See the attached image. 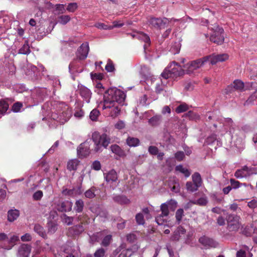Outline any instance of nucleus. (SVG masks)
<instances>
[{"label": "nucleus", "instance_id": "f257e3e1", "mask_svg": "<svg viewBox=\"0 0 257 257\" xmlns=\"http://www.w3.org/2000/svg\"><path fill=\"white\" fill-rule=\"evenodd\" d=\"M124 93L116 88H110L107 90L103 95V103L102 109H109V115L114 118L120 111V104L125 99Z\"/></svg>", "mask_w": 257, "mask_h": 257}, {"label": "nucleus", "instance_id": "f03ea898", "mask_svg": "<svg viewBox=\"0 0 257 257\" xmlns=\"http://www.w3.org/2000/svg\"><path fill=\"white\" fill-rule=\"evenodd\" d=\"M92 139L95 145L94 151L96 153L102 152V148H106L111 143L110 136L105 133L100 135L98 132H94L92 134Z\"/></svg>", "mask_w": 257, "mask_h": 257}, {"label": "nucleus", "instance_id": "7ed1b4c3", "mask_svg": "<svg viewBox=\"0 0 257 257\" xmlns=\"http://www.w3.org/2000/svg\"><path fill=\"white\" fill-rule=\"evenodd\" d=\"M184 74V70L181 66L175 62L172 63L167 68H166L161 76L164 79H167L169 78H176Z\"/></svg>", "mask_w": 257, "mask_h": 257}, {"label": "nucleus", "instance_id": "20e7f679", "mask_svg": "<svg viewBox=\"0 0 257 257\" xmlns=\"http://www.w3.org/2000/svg\"><path fill=\"white\" fill-rule=\"evenodd\" d=\"M170 22L166 18L150 17L148 19L147 23L151 28L161 30L168 26Z\"/></svg>", "mask_w": 257, "mask_h": 257}, {"label": "nucleus", "instance_id": "39448f33", "mask_svg": "<svg viewBox=\"0 0 257 257\" xmlns=\"http://www.w3.org/2000/svg\"><path fill=\"white\" fill-rule=\"evenodd\" d=\"M208 61V57H203L196 60L192 61L184 66V72L187 74H191L194 71L200 68L204 63Z\"/></svg>", "mask_w": 257, "mask_h": 257}, {"label": "nucleus", "instance_id": "423d86ee", "mask_svg": "<svg viewBox=\"0 0 257 257\" xmlns=\"http://www.w3.org/2000/svg\"><path fill=\"white\" fill-rule=\"evenodd\" d=\"M213 33L210 36V40L211 42L218 45L222 44L224 40V37L222 35L224 30L218 26H215L212 28Z\"/></svg>", "mask_w": 257, "mask_h": 257}, {"label": "nucleus", "instance_id": "0eeeda50", "mask_svg": "<svg viewBox=\"0 0 257 257\" xmlns=\"http://www.w3.org/2000/svg\"><path fill=\"white\" fill-rule=\"evenodd\" d=\"M239 217L237 215L229 214L227 216V228L229 231H236L240 227Z\"/></svg>", "mask_w": 257, "mask_h": 257}, {"label": "nucleus", "instance_id": "6e6552de", "mask_svg": "<svg viewBox=\"0 0 257 257\" xmlns=\"http://www.w3.org/2000/svg\"><path fill=\"white\" fill-rule=\"evenodd\" d=\"M77 91L83 100L86 102H90L92 92L89 89L82 84H78Z\"/></svg>", "mask_w": 257, "mask_h": 257}, {"label": "nucleus", "instance_id": "1a4fd4ad", "mask_svg": "<svg viewBox=\"0 0 257 257\" xmlns=\"http://www.w3.org/2000/svg\"><path fill=\"white\" fill-rule=\"evenodd\" d=\"M104 177L107 183L112 187V189H114L116 185L113 186L112 184L116 182L118 178L116 171L114 170H111L106 173H104Z\"/></svg>", "mask_w": 257, "mask_h": 257}, {"label": "nucleus", "instance_id": "9d476101", "mask_svg": "<svg viewBox=\"0 0 257 257\" xmlns=\"http://www.w3.org/2000/svg\"><path fill=\"white\" fill-rule=\"evenodd\" d=\"M90 152L89 145L87 142L81 144L77 148V154L80 158L87 157L89 155Z\"/></svg>", "mask_w": 257, "mask_h": 257}, {"label": "nucleus", "instance_id": "9b49d317", "mask_svg": "<svg viewBox=\"0 0 257 257\" xmlns=\"http://www.w3.org/2000/svg\"><path fill=\"white\" fill-rule=\"evenodd\" d=\"M199 242L203 246L208 247H216L218 243L217 241L211 238H209L206 236H203L199 239Z\"/></svg>", "mask_w": 257, "mask_h": 257}, {"label": "nucleus", "instance_id": "f8f14e48", "mask_svg": "<svg viewBox=\"0 0 257 257\" xmlns=\"http://www.w3.org/2000/svg\"><path fill=\"white\" fill-rule=\"evenodd\" d=\"M206 57H208V60H210L212 65H214L219 62H223L227 60L229 56L227 54H221L217 55H212Z\"/></svg>", "mask_w": 257, "mask_h": 257}, {"label": "nucleus", "instance_id": "ddd939ff", "mask_svg": "<svg viewBox=\"0 0 257 257\" xmlns=\"http://www.w3.org/2000/svg\"><path fill=\"white\" fill-rule=\"evenodd\" d=\"M89 48L88 43H83L78 49L77 57L80 60L86 59L87 56Z\"/></svg>", "mask_w": 257, "mask_h": 257}, {"label": "nucleus", "instance_id": "4468645a", "mask_svg": "<svg viewBox=\"0 0 257 257\" xmlns=\"http://www.w3.org/2000/svg\"><path fill=\"white\" fill-rule=\"evenodd\" d=\"M31 250V246L28 244H23L19 248L17 256L18 257H29Z\"/></svg>", "mask_w": 257, "mask_h": 257}, {"label": "nucleus", "instance_id": "2eb2a0df", "mask_svg": "<svg viewBox=\"0 0 257 257\" xmlns=\"http://www.w3.org/2000/svg\"><path fill=\"white\" fill-rule=\"evenodd\" d=\"M244 83L242 81L239 80H235L232 84L227 87V90L229 92H231L233 89L242 91L244 90Z\"/></svg>", "mask_w": 257, "mask_h": 257}, {"label": "nucleus", "instance_id": "dca6fc26", "mask_svg": "<svg viewBox=\"0 0 257 257\" xmlns=\"http://www.w3.org/2000/svg\"><path fill=\"white\" fill-rule=\"evenodd\" d=\"M72 203L69 201H62L57 205V209L61 212L70 211L72 209Z\"/></svg>", "mask_w": 257, "mask_h": 257}, {"label": "nucleus", "instance_id": "f3484780", "mask_svg": "<svg viewBox=\"0 0 257 257\" xmlns=\"http://www.w3.org/2000/svg\"><path fill=\"white\" fill-rule=\"evenodd\" d=\"M84 227L82 224L74 225L68 229V234L70 235H78L84 231Z\"/></svg>", "mask_w": 257, "mask_h": 257}, {"label": "nucleus", "instance_id": "a211bd4d", "mask_svg": "<svg viewBox=\"0 0 257 257\" xmlns=\"http://www.w3.org/2000/svg\"><path fill=\"white\" fill-rule=\"evenodd\" d=\"M18 240L19 237L13 235L10 238L8 237L7 244L2 243L1 247L4 249L10 250L14 246Z\"/></svg>", "mask_w": 257, "mask_h": 257}, {"label": "nucleus", "instance_id": "6ab92c4d", "mask_svg": "<svg viewBox=\"0 0 257 257\" xmlns=\"http://www.w3.org/2000/svg\"><path fill=\"white\" fill-rule=\"evenodd\" d=\"M185 233L186 229L182 226H179L173 232L171 239L173 241H178L181 237V235L184 234Z\"/></svg>", "mask_w": 257, "mask_h": 257}, {"label": "nucleus", "instance_id": "aec40b11", "mask_svg": "<svg viewBox=\"0 0 257 257\" xmlns=\"http://www.w3.org/2000/svg\"><path fill=\"white\" fill-rule=\"evenodd\" d=\"M113 200L120 205H126L131 202L130 200L127 197L122 195L114 196L113 197Z\"/></svg>", "mask_w": 257, "mask_h": 257}, {"label": "nucleus", "instance_id": "412c9836", "mask_svg": "<svg viewBox=\"0 0 257 257\" xmlns=\"http://www.w3.org/2000/svg\"><path fill=\"white\" fill-rule=\"evenodd\" d=\"M137 36H138V39L141 40L145 43V44L144 46V48L145 50H146L147 49V48L150 44V37L146 34H145L143 32H139Z\"/></svg>", "mask_w": 257, "mask_h": 257}, {"label": "nucleus", "instance_id": "4be33fe9", "mask_svg": "<svg viewBox=\"0 0 257 257\" xmlns=\"http://www.w3.org/2000/svg\"><path fill=\"white\" fill-rule=\"evenodd\" d=\"M126 143L130 147H136L140 145V141L137 138L129 136L126 140Z\"/></svg>", "mask_w": 257, "mask_h": 257}, {"label": "nucleus", "instance_id": "5701e85b", "mask_svg": "<svg viewBox=\"0 0 257 257\" xmlns=\"http://www.w3.org/2000/svg\"><path fill=\"white\" fill-rule=\"evenodd\" d=\"M20 213L18 210H10L8 212V220L10 222H13L17 219Z\"/></svg>", "mask_w": 257, "mask_h": 257}, {"label": "nucleus", "instance_id": "b1692460", "mask_svg": "<svg viewBox=\"0 0 257 257\" xmlns=\"http://www.w3.org/2000/svg\"><path fill=\"white\" fill-rule=\"evenodd\" d=\"M110 149L112 153L120 157L125 156V152L122 150L119 146L117 145H111Z\"/></svg>", "mask_w": 257, "mask_h": 257}, {"label": "nucleus", "instance_id": "393cba45", "mask_svg": "<svg viewBox=\"0 0 257 257\" xmlns=\"http://www.w3.org/2000/svg\"><path fill=\"white\" fill-rule=\"evenodd\" d=\"M63 194L66 195L73 196L77 194H81L82 191L81 190V187H79L77 189H67L64 190L62 192Z\"/></svg>", "mask_w": 257, "mask_h": 257}, {"label": "nucleus", "instance_id": "a878e982", "mask_svg": "<svg viewBox=\"0 0 257 257\" xmlns=\"http://www.w3.org/2000/svg\"><path fill=\"white\" fill-rule=\"evenodd\" d=\"M84 206V201L82 199H78L75 202L74 209L76 213H80L82 212Z\"/></svg>", "mask_w": 257, "mask_h": 257}, {"label": "nucleus", "instance_id": "bb28decb", "mask_svg": "<svg viewBox=\"0 0 257 257\" xmlns=\"http://www.w3.org/2000/svg\"><path fill=\"white\" fill-rule=\"evenodd\" d=\"M34 230L35 232L38 233L40 236L43 238H45L47 237L46 233L44 228L39 224H35L34 227Z\"/></svg>", "mask_w": 257, "mask_h": 257}, {"label": "nucleus", "instance_id": "cd10ccee", "mask_svg": "<svg viewBox=\"0 0 257 257\" xmlns=\"http://www.w3.org/2000/svg\"><path fill=\"white\" fill-rule=\"evenodd\" d=\"M193 182L200 187L202 183V180L200 174L198 172L194 173L192 176Z\"/></svg>", "mask_w": 257, "mask_h": 257}, {"label": "nucleus", "instance_id": "c85d7f7f", "mask_svg": "<svg viewBox=\"0 0 257 257\" xmlns=\"http://www.w3.org/2000/svg\"><path fill=\"white\" fill-rule=\"evenodd\" d=\"M257 98V89L254 91L244 102V106H247L253 104L254 101Z\"/></svg>", "mask_w": 257, "mask_h": 257}, {"label": "nucleus", "instance_id": "c756f323", "mask_svg": "<svg viewBox=\"0 0 257 257\" xmlns=\"http://www.w3.org/2000/svg\"><path fill=\"white\" fill-rule=\"evenodd\" d=\"M162 120V116L160 115H156L151 117L149 120L150 124L153 126H157L159 125Z\"/></svg>", "mask_w": 257, "mask_h": 257}, {"label": "nucleus", "instance_id": "7c9ffc66", "mask_svg": "<svg viewBox=\"0 0 257 257\" xmlns=\"http://www.w3.org/2000/svg\"><path fill=\"white\" fill-rule=\"evenodd\" d=\"M175 170L183 174L186 178L189 177L191 174L190 171L181 165L176 166Z\"/></svg>", "mask_w": 257, "mask_h": 257}, {"label": "nucleus", "instance_id": "2f4dec72", "mask_svg": "<svg viewBox=\"0 0 257 257\" xmlns=\"http://www.w3.org/2000/svg\"><path fill=\"white\" fill-rule=\"evenodd\" d=\"M61 217L62 221L67 225H72L74 219V217L68 216L66 214L62 215Z\"/></svg>", "mask_w": 257, "mask_h": 257}, {"label": "nucleus", "instance_id": "473e14b6", "mask_svg": "<svg viewBox=\"0 0 257 257\" xmlns=\"http://www.w3.org/2000/svg\"><path fill=\"white\" fill-rule=\"evenodd\" d=\"M96 190V188L95 187H92L84 193L85 197L92 199L95 196V192Z\"/></svg>", "mask_w": 257, "mask_h": 257}, {"label": "nucleus", "instance_id": "72a5a7b5", "mask_svg": "<svg viewBox=\"0 0 257 257\" xmlns=\"http://www.w3.org/2000/svg\"><path fill=\"white\" fill-rule=\"evenodd\" d=\"M78 163V161L76 159L69 161L67 164V169L70 171L76 170Z\"/></svg>", "mask_w": 257, "mask_h": 257}, {"label": "nucleus", "instance_id": "f704fd0d", "mask_svg": "<svg viewBox=\"0 0 257 257\" xmlns=\"http://www.w3.org/2000/svg\"><path fill=\"white\" fill-rule=\"evenodd\" d=\"M30 52V47L28 42L26 41L23 46L20 49L19 53L22 54H28Z\"/></svg>", "mask_w": 257, "mask_h": 257}, {"label": "nucleus", "instance_id": "c9c22d12", "mask_svg": "<svg viewBox=\"0 0 257 257\" xmlns=\"http://www.w3.org/2000/svg\"><path fill=\"white\" fill-rule=\"evenodd\" d=\"M186 186L187 190L191 192L197 191L199 188L195 183L191 181L187 182Z\"/></svg>", "mask_w": 257, "mask_h": 257}, {"label": "nucleus", "instance_id": "e433bc0d", "mask_svg": "<svg viewBox=\"0 0 257 257\" xmlns=\"http://www.w3.org/2000/svg\"><path fill=\"white\" fill-rule=\"evenodd\" d=\"M9 108L8 103L4 100H0V114L5 113Z\"/></svg>", "mask_w": 257, "mask_h": 257}, {"label": "nucleus", "instance_id": "4c0bfd02", "mask_svg": "<svg viewBox=\"0 0 257 257\" xmlns=\"http://www.w3.org/2000/svg\"><path fill=\"white\" fill-rule=\"evenodd\" d=\"M168 205L166 203L162 204L161 205V215L162 216H167L169 214Z\"/></svg>", "mask_w": 257, "mask_h": 257}, {"label": "nucleus", "instance_id": "58836bf2", "mask_svg": "<svg viewBox=\"0 0 257 257\" xmlns=\"http://www.w3.org/2000/svg\"><path fill=\"white\" fill-rule=\"evenodd\" d=\"M58 22L62 25L66 24L70 20V17L68 15H62L58 18Z\"/></svg>", "mask_w": 257, "mask_h": 257}, {"label": "nucleus", "instance_id": "ea45409f", "mask_svg": "<svg viewBox=\"0 0 257 257\" xmlns=\"http://www.w3.org/2000/svg\"><path fill=\"white\" fill-rule=\"evenodd\" d=\"M194 204H197L201 206H205L207 204L208 201L206 197H201L198 200L191 202Z\"/></svg>", "mask_w": 257, "mask_h": 257}, {"label": "nucleus", "instance_id": "a19ab883", "mask_svg": "<svg viewBox=\"0 0 257 257\" xmlns=\"http://www.w3.org/2000/svg\"><path fill=\"white\" fill-rule=\"evenodd\" d=\"M184 216V210L183 209L180 208L178 209L176 212L175 217L178 224L181 222L182 217Z\"/></svg>", "mask_w": 257, "mask_h": 257}, {"label": "nucleus", "instance_id": "79ce46f5", "mask_svg": "<svg viewBox=\"0 0 257 257\" xmlns=\"http://www.w3.org/2000/svg\"><path fill=\"white\" fill-rule=\"evenodd\" d=\"M100 112L97 109H93L90 113L89 117L90 118L92 121H95L97 120L98 116L99 115Z\"/></svg>", "mask_w": 257, "mask_h": 257}, {"label": "nucleus", "instance_id": "37998d69", "mask_svg": "<svg viewBox=\"0 0 257 257\" xmlns=\"http://www.w3.org/2000/svg\"><path fill=\"white\" fill-rule=\"evenodd\" d=\"M112 240V236L111 235H107L105 236L102 241L101 244L104 246H107L110 244L111 241Z\"/></svg>", "mask_w": 257, "mask_h": 257}, {"label": "nucleus", "instance_id": "c03bdc74", "mask_svg": "<svg viewBox=\"0 0 257 257\" xmlns=\"http://www.w3.org/2000/svg\"><path fill=\"white\" fill-rule=\"evenodd\" d=\"M77 4L76 3H72L68 5L66 10L69 12L73 13L77 10Z\"/></svg>", "mask_w": 257, "mask_h": 257}, {"label": "nucleus", "instance_id": "a18cd8bd", "mask_svg": "<svg viewBox=\"0 0 257 257\" xmlns=\"http://www.w3.org/2000/svg\"><path fill=\"white\" fill-rule=\"evenodd\" d=\"M87 219H88V216L85 214H82L79 215L76 218L77 221L80 223V224H82V225L83 223H84L85 222H86Z\"/></svg>", "mask_w": 257, "mask_h": 257}, {"label": "nucleus", "instance_id": "49530a36", "mask_svg": "<svg viewBox=\"0 0 257 257\" xmlns=\"http://www.w3.org/2000/svg\"><path fill=\"white\" fill-rule=\"evenodd\" d=\"M188 109V106L186 104H182L176 108V111L177 113H179L187 110Z\"/></svg>", "mask_w": 257, "mask_h": 257}, {"label": "nucleus", "instance_id": "de8ad7c7", "mask_svg": "<svg viewBox=\"0 0 257 257\" xmlns=\"http://www.w3.org/2000/svg\"><path fill=\"white\" fill-rule=\"evenodd\" d=\"M95 27L99 29L103 30H111L113 29V27L111 26H107L103 23H98L95 25Z\"/></svg>", "mask_w": 257, "mask_h": 257}, {"label": "nucleus", "instance_id": "09e8293b", "mask_svg": "<svg viewBox=\"0 0 257 257\" xmlns=\"http://www.w3.org/2000/svg\"><path fill=\"white\" fill-rule=\"evenodd\" d=\"M136 219L137 222L140 225H143L145 223L144 216L142 213H138L136 215Z\"/></svg>", "mask_w": 257, "mask_h": 257}, {"label": "nucleus", "instance_id": "8fccbe9b", "mask_svg": "<svg viewBox=\"0 0 257 257\" xmlns=\"http://www.w3.org/2000/svg\"><path fill=\"white\" fill-rule=\"evenodd\" d=\"M42 3L44 4V7L41 9L40 8V10H43L44 9H51L54 8V5L49 2L46 1L45 0H42Z\"/></svg>", "mask_w": 257, "mask_h": 257}, {"label": "nucleus", "instance_id": "3c124183", "mask_svg": "<svg viewBox=\"0 0 257 257\" xmlns=\"http://www.w3.org/2000/svg\"><path fill=\"white\" fill-rule=\"evenodd\" d=\"M105 250L103 248H100L96 250L94 253V257H102L104 255Z\"/></svg>", "mask_w": 257, "mask_h": 257}, {"label": "nucleus", "instance_id": "603ef678", "mask_svg": "<svg viewBox=\"0 0 257 257\" xmlns=\"http://www.w3.org/2000/svg\"><path fill=\"white\" fill-rule=\"evenodd\" d=\"M55 7L56 11L59 12V14H63L66 11L64 5L63 4H57Z\"/></svg>", "mask_w": 257, "mask_h": 257}, {"label": "nucleus", "instance_id": "864d4df0", "mask_svg": "<svg viewBox=\"0 0 257 257\" xmlns=\"http://www.w3.org/2000/svg\"><path fill=\"white\" fill-rule=\"evenodd\" d=\"M169 206V208L172 210H174L177 207V202L174 200H170L166 202Z\"/></svg>", "mask_w": 257, "mask_h": 257}, {"label": "nucleus", "instance_id": "5fc2aeb1", "mask_svg": "<svg viewBox=\"0 0 257 257\" xmlns=\"http://www.w3.org/2000/svg\"><path fill=\"white\" fill-rule=\"evenodd\" d=\"M246 175L243 171L238 169L234 173V176L237 178H242L246 177Z\"/></svg>", "mask_w": 257, "mask_h": 257}, {"label": "nucleus", "instance_id": "6e6d98bb", "mask_svg": "<svg viewBox=\"0 0 257 257\" xmlns=\"http://www.w3.org/2000/svg\"><path fill=\"white\" fill-rule=\"evenodd\" d=\"M8 236L7 235L4 233H0V242H1L0 245L3 243V244H7Z\"/></svg>", "mask_w": 257, "mask_h": 257}, {"label": "nucleus", "instance_id": "4d7b16f0", "mask_svg": "<svg viewBox=\"0 0 257 257\" xmlns=\"http://www.w3.org/2000/svg\"><path fill=\"white\" fill-rule=\"evenodd\" d=\"M65 113L66 114V116H64V114H63V116L60 115V118L59 119V122L62 123H64L65 122L67 121L70 117V114L69 113L65 112Z\"/></svg>", "mask_w": 257, "mask_h": 257}, {"label": "nucleus", "instance_id": "13d9d810", "mask_svg": "<svg viewBox=\"0 0 257 257\" xmlns=\"http://www.w3.org/2000/svg\"><path fill=\"white\" fill-rule=\"evenodd\" d=\"M148 152L151 155H156L158 153L159 150L157 147L151 146L149 147Z\"/></svg>", "mask_w": 257, "mask_h": 257}, {"label": "nucleus", "instance_id": "bf43d9fd", "mask_svg": "<svg viewBox=\"0 0 257 257\" xmlns=\"http://www.w3.org/2000/svg\"><path fill=\"white\" fill-rule=\"evenodd\" d=\"M231 187L233 189H237L239 188L242 184H240L238 181H236L234 179H231L230 180Z\"/></svg>", "mask_w": 257, "mask_h": 257}, {"label": "nucleus", "instance_id": "052dcab7", "mask_svg": "<svg viewBox=\"0 0 257 257\" xmlns=\"http://www.w3.org/2000/svg\"><path fill=\"white\" fill-rule=\"evenodd\" d=\"M164 217L166 216H162L161 214H160L156 217L155 220L158 225H162L164 223L165 220L163 219Z\"/></svg>", "mask_w": 257, "mask_h": 257}, {"label": "nucleus", "instance_id": "680f3d73", "mask_svg": "<svg viewBox=\"0 0 257 257\" xmlns=\"http://www.w3.org/2000/svg\"><path fill=\"white\" fill-rule=\"evenodd\" d=\"M185 157L184 153L182 151L177 152L175 154V158L179 161H182Z\"/></svg>", "mask_w": 257, "mask_h": 257}, {"label": "nucleus", "instance_id": "e2e57ef3", "mask_svg": "<svg viewBox=\"0 0 257 257\" xmlns=\"http://www.w3.org/2000/svg\"><path fill=\"white\" fill-rule=\"evenodd\" d=\"M43 196V192L42 191L39 190L36 191L33 195V199L35 200H39Z\"/></svg>", "mask_w": 257, "mask_h": 257}, {"label": "nucleus", "instance_id": "0e129e2a", "mask_svg": "<svg viewBox=\"0 0 257 257\" xmlns=\"http://www.w3.org/2000/svg\"><path fill=\"white\" fill-rule=\"evenodd\" d=\"M105 68L107 72H112L114 70V65L112 62L110 61L107 62Z\"/></svg>", "mask_w": 257, "mask_h": 257}, {"label": "nucleus", "instance_id": "69168bd1", "mask_svg": "<svg viewBox=\"0 0 257 257\" xmlns=\"http://www.w3.org/2000/svg\"><path fill=\"white\" fill-rule=\"evenodd\" d=\"M100 217L102 218L103 220L104 221L108 218V212L105 210H101L100 211L98 215Z\"/></svg>", "mask_w": 257, "mask_h": 257}, {"label": "nucleus", "instance_id": "338daca9", "mask_svg": "<svg viewBox=\"0 0 257 257\" xmlns=\"http://www.w3.org/2000/svg\"><path fill=\"white\" fill-rule=\"evenodd\" d=\"M48 227L49 232L54 233L57 229V225L54 223H51Z\"/></svg>", "mask_w": 257, "mask_h": 257}, {"label": "nucleus", "instance_id": "774afa93", "mask_svg": "<svg viewBox=\"0 0 257 257\" xmlns=\"http://www.w3.org/2000/svg\"><path fill=\"white\" fill-rule=\"evenodd\" d=\"M22 107V104L20 102H16L14 104L12 109L14 112H18Z\"/></svg>", "mask_w": 257, "mask_h": 257}]
</instances>
